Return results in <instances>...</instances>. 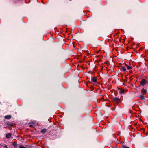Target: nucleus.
Instances as JSON below:
<instances>
[{"instance_id": "nucleus-1", "label": "nucleus", "mask_w": 148, "mask_h": 148, "mask_svg": "<svg viewBox=\"0 0 148 148\" xmlns=\"http://www.w3.org/2000/svg\"><path fill=\"white\" fill-rule=\"evenodd\" d=\"M112 101L113 102L116 103L117 105L119 103H120L121 101V99L117 97H114L113 98Z\"/></svg>"}, {"instance_id": "nucleus-2", "label": "nucleus", "mask_w": 148, "mask_h": 148, "mask_svg": "<svg viewBox=\"0 0 148 148\" xmlns=\"http://www.w3.org/2000/svg\"><path fill=\"white\" fill-rule=\"evenodd\" d=\"M141 85L142 86H144L147 83V82L146 79H142L141 81L140 82Z\"/></svg>"}, {"instance_id": "nucleus-3", "label": "nucleus", "mask_w": 148, "mask_h": 148, "mask_svg": "<svg viewBox=\"0 0 148 148\" xmlns=\"http://www.w3.org/2000/svg\"><path fill=\"white\" fill-rule=\"evenodd\" d=\"M5 124L6 125H8L9 127H14L13 124L12 123L10 122L7 121L5 122Z\"/></svg>"}, {"instance_id": "nucleus-4", "label": "nucleus", "mask_w": 148, "mask_h": 148, "mask_svg": "<svg viewBox=\"0 0 148 148\" xmlns=\"http://www.w3.org/2000/svg\"><path fill=\"white\" fill-rule=\"evenodd\" d=\"M141 93L143 95H145L146 94V93L147 92V89H144V88H143L141 90Z\"/></svg>"}, {"instance_id": "nucleus-5", "label": "nucleus", "mask_w": 148, "mask_h": 148, "mask_svg": "<svg viewBox=\"0 0 148 148\" xmlns=\"http://www.w3.org/2000/svg\"><path fill=\"white\" fill-rule=\"evenodd\" d=\"M35 123L34 122H31L28 123V125L30 127H32L35 125Z\"/></svg>"}, {"instance_id": "nucleus-6", "label": "nucleus", "mask_w": 148, "mask_h": 148, "mask_svg": "<svg viewBox=\"0 0 148 148\" xmlns=\"http://www.w3.org/2000/svg\"><path fill=\"white\" fill-rule=\"evenodd\" d=\"M48 129L46 128H43L41 130L40 132L42 134H44L46 133Z\"/></svg>"}, {"instance_id": "nucleus-7", "label": "nucleus", "mask_w": 148, "mask_h": 148, "mask_svg": "<svg viewBox=\"0 0 148 148\" xmlns=\"http://www.w3.org/2000/svg\"><path fill=\"white\" fill-rule=\"evenodd\" d=\"M91 80L93 82L97 83V77H92L91 78Z\"/></svg>"}, {"instance_id": "nucleus-8", "label": "nucleus", "mask_w": 148, "mask_h": 148, "mask_svg": "<svg viewBox=\"0 0 148 148\" xmlns=\"http://www.w3.org/2000/svg\"><path fill=\"white\" fill-rule=\"evenodd\" d=\"M12 136V134L10 133H8L6 136V138L7 139H9Z\"/></svg>"}, {"instance_id": "nucleus-9", "label": "nucleus", "mask_w": 148, "mask_h": 148, "mask_svg": "<svg viewBox=\"0 0 148 148\" xmlns=\"http://www.w3.org/2000/svg\"><path fill=\"white\" fill-rule=\"evenodd\" d=\"M12 145L14 148H16L17 147V144L15 142H13L12 143Z\"/></svg>"}, {"instance_id": "nucleus-10", "label": "nucleus", "mask_w": 148, "mask_h": 148, "mask_svg": "<svg viewBox=\"0 0 148 148\" xmlns=\"http://www.w3.org/2000/svg\"><path fill=\"white\" fill-rule=\"evenodd\" d=\"M12 116L11 115H7L5 116V119H9L11 118Z\"/></svg>"}, {"instance_id": "nucleus-11", "label": "nucleus", "mask_w": 148, "mask_h": 148, "mask_svg": "<svg viewBox=\"0 0 148 148\" xmlns=\"http://www.w3.org/2000/svg\"><path fill=\"white\" fill-rule=\"evenodd\" d=\"M125 67L127 68L128 70H130L132 69V66H129V65L127 64H125Z\"/></svg>"}, {"instance_id": "nucleus-12", "label": "nucleus", "mask_w": 148, "mask_h": 148, "mask_svg": "<svg viewBox=\"0 0 148 148\" xmlns=\"http://www.w3.org/2000/svg\"><path fill=\"white\" fill-rule=\"evenodd\" d=\"M143 94L142 95H141L139 96V98L140 99L143 100L145 99V97Z\"/></svg>"}, {"instance_id": "nucleus-13", "label": "nucleus", "mask_w": 148, "mask_h": 148, "mask_svg": "<svg viewBox=\"0 0 148 148\" xmlns=\"http://www.w3.org/2000/svg\"><path fill=\"white\" fill-rule=\"evenodd\" d=\"M121 69H122L123 71H125L126 70V69L125 68V67L124 66H122L121 67Z\"/></svg>"}, {"instance_id": "nucleus-14", "label": "nucleus", "mask_w": 148, "mask_h": 148, "mask_svg": "<svg viewBox=\"0 0 148 148\" xmlns=\"http://www.w3.org/2000/svg\"><path fill=\"white\" fill-rule=\"evenodd\" d=\"M124 92V90H122L119 91V93L120 94L123 93Z\"/></svg>"}, {"instance_id": "nucleus-15", "label": "nucleus", "mask_w": 148, "mask_h": 148, "mask_svg": "<svg viewBox=\"0 0 148 148\" xmlns=\"http://www.w3.org/2000/svg\"><path fill=\"white\" fill-rule=\"evenodd\" d=\"M122 147L123 148H130L129 147L125 145H123Z\"/></svg>"}, {"instance_id": "nucleus-16", "label": "nucleus", "mask_w": 148, "mask_h": 148, "mask_svg": "<svg viewBox=\"0 0 148 148\" xmlns=\"http://www.w3.org/2000/svg\"><path fill=\"white\" fill-rule=\"evenodd\" d=\"M19 148H25V147L24 146L21 145L19 146Z\"/></svg>"}, {"instance_id": "nucleus-17", "label": "nucleus", "mask_w": 148, "mask_h": 148, "mask_svg": "<svg viewBox=\"0 0 148 148\" xmlns=\"http://www.w3.org/2000/svg\"><path fill=\"white\" fill-rule=\"evenodd\" d=\"M86 58V56H84L83 59V61H84V60Z\"/></svg>"}, {"instance_id": "nucleus-18", "label": "nucleus", "mask_w": 148, "mask_h": 148, "mask_svg": "<svg viewBox=\"0 0 148 148\" xmlns=\"http://www.w3.org/2000/svg\"><path fill=\"white\" fill-rule=\"evenodd\" d=\"M101 100H104V96H102V98H101Z\"/></svg>"}, {"instance_id": "nucleus-19", "label": "nucleus", "mask_w": 148, "mask_h": 148, "mask_svg": "<svg viewBox=\"0 0 148 148\" xmlns=\"http://www.w3.org/2000/svg\"><path fill=\"white\" fill-rule=\"evenodd\" d=\"M4 147H6V148H8V147L7 145H4Z\"/></svg>"}, {"instance_id": "nucleus-20", "label": "nucleus", "mask_w": 148, "mask_h": 148, "mask_svg": "<svg viewBox=\"0 0 148 148\" xmlns=\"http://www.w3.org/2000/svg\"><path fill=\"white\" fill-rule=\"evenodd\" d=\"M141 129L142 130H144V129L143 128H141Z\"/></svg>"}, {"instance_id": "nucleus-21", "label": "nucleus", "mask_w": 148, "mask_h": 148, "mask_svg": "<svg viewBox=\"0 0 148 148\" xmlns=\"http://www.w3.org/2000/svg\"><path fill=\"white\" fill-rule=\"evenodd\" d=\"M82 62V61H80V62Z\"/></svg>"}]
</instances>
